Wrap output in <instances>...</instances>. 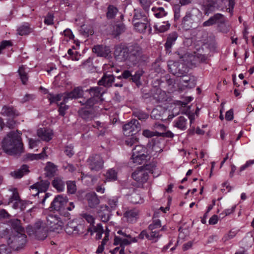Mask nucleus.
Instances as JSON below:
<instances>
[{
    "label": "nucleus",
    "mask_w": 254,
    "mask_h": 254,
    "mask_svg": "<svg viewBox=\"0 0 254 254\" xmlns=\"http://www.w3.org/2000/svg\"><path fill=\"white\" fill-rule=\"evenodd\" d=\"M2 148L8 155H19L23 151V144L20 133L17 130L10 132L2 141Z\"/></svg>",
    "instance_id": "f257e3e1"
},
{
    "label": "nucleus",
    "mask_w": 254,
    "mask_h": 254,
    "mask_svg": "<svg viewBox=\"0 0 254 254\" xmlns=\"http://www.w3.org/2000/svg\"><path fill=\"white\" fill-rule=\"evenodd\" d=\"M0 237L5 240L9 248L15 251L23 248L26 242L25 234L17 232H10L7 228L0 231Z\"/></svg>",
    "instance_id": "f03ea898"
},
{
    "label": "nucleus",
    "mask_w": 254,
    "mask_h": 254,
    "mask_svg": "<svg viewBox=\"0 0 254 254\" xmlns=\"http://www.w3.org/2000/svg\"><path fill=\"white\" fill-rule=\"evenodd\" d=\"M141 49L137 45H134L129 48L119 46H117L114 51L116 59L119 61H125L130 60L131 56L138 55Z\"/></svg>",
    "instance_id": "7ed1b4c3"
},
{
    "label": "nucleus",
    "mask_w": 254,
    "mask_h": 254,
    "mask_svg": "<svg viewBox=\"0 0 254 254\" xmlns=\"http://www.w3.org/2000/svg\"><path fill=\"white\" fill-rule=\"evenodd\" d=\"M200 14L199 10L195 8L187 11L182 20V28L185 30H189L197 27Z\"/></svg>",
    "instance_id": "20e7f679"
},
{
    "label": "nucleus",
    "mask_w": 254,
    "mask_h": 254,
    "mask_svg": "<svg viewBox=\"0 0 254 254\" xmlns=\"http://www.w3.org/2000/svg\"><path fill=\"white\" fill-rule=\"evenodd\" d=\"M168 66L170 71L178 77L186 76L189 71L188 67L184 63L178 62L169 61L168 62Z\"/></svg>",
    "instance_id": "39448f33"
},
{
    "label": "nucleus",
    "mask_w": 254,
    "mask_h": 254,
    "mask_svg": "<svg viewBox=\"0 0 254 254\" xmlns=\"http://www.w3.org/2000/svg\"><path fill=\"white\" fill-rule=\"evenodd\" d=\"M67 202V199L66 197L61 194L58 195L52 202L50 208L53 210L60 211L62 215L68 217L70 215L69 213L64 212V206Z\"/></svg>",
    "instance_id": "423d86ee"
},
{
    "label": "nucleus",
    "mask_w": 254,
    "mask_h": 254,
    "mask_svg": "<svg viewBox=\"0 0 254 254\" xmlns=\"http://www.w3.org/2000/svg\"><path fill=\"white\" fill-rule=\"evenodd\" d=\"M89 169L92 171L98 172L103 168L104 160L99 154L90 156L87 160Z\"/></svg>",
    "instance_id": "0eeeda50"
},
{
    "label": "nucleus",
    "mask_w": 254,
    "mask_h": 254,
    "mask_svg": "<svg viewBox=\"0 0 254 254\" xmlns=\"http://www.w3.org/2000/svg\"><path fill=\"white\" fill-rule=\"evenodd\" d=\"M87 230L83 224H77L76 222L69 221L66 225L65 231L69 235H81Z\"/></svg>",
    "instance_id": "6e6552de"
},
{
    "label": "nucleus",
    "mask_w": 254,
    "mask_h": 254,
    "mask_svg": "<svg viewBox=\"0 0 254 254\" xmlns=\"http://www.w3.org/2000/svg\"><path fill=\"white\" fill-rule=\"evenodd\" d=\"M141 129V125L137 120H132L123 126L124 134L127 136L135 135Z\"/></svg>",
    "instance_id": "1a4fd4ad"
},
{
    "label": "nucleus",
    "mask_w": 254,
    "mask_h": 254,
    "mask_svg": "<svg viewBox=\"0 0 254 254\" xmlns=\"http://www.w3.org/2000/svg\"><path fill=\"white\" fill-rule=\"evenodd\" d=\"M226 22L225 16L221 13H216L211 16L207 20L202 23L203 27L211 26L214 24H217L218 26H221Z\"/></svg>",
    "instance_id": "9d476101"
},
{
    "label": "nucleus",
    "mask_w": 254,
    "mask_h": 254,
    "mask_svg": "<svg viewBox=\"0 0 254 254\" xmlns=\"http://www.w3.org/2000/svg\"><path fill=\"white\" fill-rule=\"evenodd\" d=\"M10 190L12 191L13 192L12 195L10 196L9 198L8 204L13 202L12 205L13 208H20L21 210H23L25 207L24 206V202L20 199L18 193L16 189H13Z\"/></svg>",
    "instance_id": "9b49d317"
},
{
    "label": "nucleus",
    "mask_w": 254,
    "mask_h": 254,
    "mask_svg": "<svg viewBox=\"0 0 254 254\" xmlns=\"http://www.w3.org/2000/svg\"><path fill=\"white\" fill-rule=\"evenodd\" d=\"M50 182L47 180H42L37 182L30 187V190H35L36 193H32L33 196L37 195L40 192H46L50 186Z\"/></svg>",
    "instance_id": "f8f14e48"
},
{
    "label": "nucleus",
    "mask_w": 254,
    "mask_h": 254,
    "mask_svg": "<svg viewBox=\"0 0 254 254\" xmlns=\"http://www.w3.org/2000/svg\"><path fill=\"white\" fill-rule=\"evenodd\" d=\"M97 213L103 222L106 223L112 215L109 207L107 205H101L97 208Z\"/></svg>",
    "instance_id": "ddd939ff"
},
{
    "label": "nucleus",
    "mask_w": 254,
    "mask_h": 254,
    "mask_svg": "<svg viewBox=\"0 0 254 254\" xmlns=\"http://www.w3.org/2000/svg\"><path fill=\"white\" fill-rule=\"evenodd\" d=\"M131 162L136 165H140L143 162V146L136 145L132 150Z\"/></svg>",
    "instance_id": "4468645a"
},
{
    "label": "nucleus",
    "mask_w": 254,
    "mask_h": 254,
    "mask_svg": "<svg viewBox=\"0 0 254 254\" xmlns=\"http://www.w3.org/2000/svg\"><path fill=\"white\" fill-rule=\"evenodd\" d=\"M137 242V238H132L130 236V238L127 237L115 236L114 243L115 245H120L121 248L124 247L125 246H127L130 244L131 243H135Z\"/></svg>",
    "instance_id": "2eb2a0df"
},
{
    "label": "nucleus",
    "mask_w": 254,
    "mask_h": 254,
    "mask_svg": "<svg viewBox=\"0 0 254 254\" xmlns=\"http://www.w3.org/2000/svg\"><path fill=\"white\" fill-rule=\"evenodd\" d=\"M83 94V90L80 87L74 88L72 91L65 93L63 97V100L64 102H67L69 99L79 98Z\"/></svg>",
    "instance_id": "dca6fc26"
},
{
    "label": "nucleus",
    "mask_w": 254,
    "mask_h": 254,
    "mask_svg": "<svg viewBox=\"0 0 254 254\" xmlns=\"http://www.w3.org/2000/svg\"><path fill=\"white\" fill-rule=\"evenodd\" d=\"M37 133L39 137L46 141L51 140L53 135L52 130L45 127L38 129Z\"/></svg>",
    "instance_id": "f3484780"
},
{
    "label": "nucleus",
    "mask_w": 254,
    "mask_h": 254,
    "mask_svg": "<svg viewBox=\"0 0 254 254\" xmlns=\"http://www.w3.org/2000/svg\"><path fill=\"white\" fill-rule=\"evenodd\" d=\"M93 53H95L97 56L102 57H106L111 52L109 47L103 45H97L94 46L92 49Z\"/></svg>",
    "instance_id": "a211bd4d"
},
{
    "label": "nucleus",
    "mask_w": 254,
    "mask_h": 254,
    "mask_svg": "<svg viewBox=\"0 0 254 254\" xmlns=\"http://www.w3.org/2000/svg\"><path fill=\"white\" fill-rule=\"evenodd\" d=\"M178 36V35L176 32H173L168 35L166 42L165 44V47L167 52L169 53L171 52L172 47L174 45Z\"/></svg>",
    "instance_id": "6ab92c4d"
},
{
    "label": "nucleus",
    "mask_w": 254,
    "mask_h": 254,
    "mask_svg": "<svg viewBox=\"0 0 254 254\" xmlns=\"http://www.w3.org/2000/svg\"><path fill=\"white\" fill-rule=\"evenodd\" d=\"M188 119L184 116H180L173 122V126L181 130L187 128Z\"/></svg>",
    "instance_id": "aec40b11"
},
{
    "label": "nucleus",
    "mask_w": 254,
    "mask_h": 254,
    "mask_svg": "<svg viewBox=\"0 0 254 254\" xmlns=\"http://www.w3.org/2000/svg\"><path fill=\"white\" fill-rule=\"evenodd\" d=\"M138 215V211L136 209L127 210L124 213V217L127 222L132 223L135 221Z\"/></svg>",
    "instance_id": "412c9836"
},
{
    "label": "nucleus",
    "mask_w": 254,
    "mask_h": 254,
    "mask_svg": "<svg viewBox=\"0 0 254 254\" xmlns=\"http://www.w3.org/2000/svg\"><path fill=\"white\" fill-rule=\"evenodd\" d=\"M87 91H89L91 96L98 99V101L99 100L101 101L103 100L101 97L105 93V91L103 88L98 86L90 88Z\"/></svg>",
    "instance_id": "4be33fe9"
},
{
    "label": "nucleus",
    "mask_w": 254,
    "mask_h": 254,
    "mask_svg": "<svg viewBox=\"0 0 254 254\" xmlns=\"http://www.w3.org/2000/svg\"><path fill=\"white\" fill-rule=\"evenodd\" d=\"M115 77L113 74H105L102 78L98 81L99 85H103L106 87H109L112 86Z\"/></svg>",
    "instance_id": "5701e85b"
},
{
    "label": "nucleus",
    "mask_w": 254,
    "mask_h": 254,
    "mask_svg": "<svg viewBox=\"0 0 254 254\" xmlns=\"http://www.w3.org/2000/svg\"><path fill=\"white\" fill-rule=\"evenodd\" d=\"M52 185L58 192H62L64 190L65 183L61 177L54 178L52 182Z\"/></svg>",
    "instance_id": "b1692460"
},
{
    "label": "nucleus",
    "mask_w": 254,
    "mask_h": 254,
    "mask_svg": "<svg viewBox=\"0 0 254 254\" xmlns=\"http://www.w3.org/2000/svg\"><path fill=\"white\" fill-rule=\"evenodd\" d=\"M29 172V167L27 165H23L19 169L11 172L10 174L15 178H21Z\"/></svg>",
    "instance_id": "393cba45"
},
{
    "label": "nucleus",
    "mask_w": 254,
    "mask_h": 254,
    "mask_svg": "<svg viewBox=\"0 0 254 254\" xmlns=\"http://www.w3.org/2000/svg\"><path fill=\"white\" fill-rule=\"evenodd\" d=\"M47 220L51 227H53L54 229H58L59 227H62L64 225L63 222L59 220L56 216H49Z\"/></svg>",
    "instance_id": "a878e982"
},
{
    "label": "nucleus",
    "mask_w": 254,
    "mask_h": 254,
    "mask_svg": "<svg viewBox=\"0 0 254 254\" xmlns=\"http://www.w3.org/2000/svg\"><path fill=\"white\" fill-rule=\"evenodd\" d=\"M87 199L89 206L91 208L95 207L99 204L100 200L95 193H90L87 195Z\"/></svg>",
    "instance_id": "bb28decb"
},
{
    "label": "nucleus",
    "mask_w": 254,
    "mask_h": 254,
    "mask_svg": "<svg viewBox=\"0 0 254 254\" xmlns=\"http://www.w3.org/2000/svg\"><path fill=\"white\" fill-rule=\"evenodd\" d=\"M144 235L148 240L152 242H156L162 236L157 230H149V232L146 233L144 232Z\"/></svg>",
    "instance_id": "cd10ccee"
},
{
    "label": "nucleus",
    "mask_w": 254,
    "mask_h": 254,
    "mask_svg": "<svg viewBox=\"0 0 254 254\" xmlns=\"http://www.w3.org/2000/svg\"><path fill=\"white\" fill-rule=\"evenodd\" d=\"M9 225L15 230V232L22 233L24 228L21 225V222L18 219H12L9 221Z\"/></svg>",
    "instance_id": "c85d7f7f"
},
{
    "label": "nucleus",
    "mask_w": 254,
    "mask_h": 254,
    "mask_svg": "<svg viewBox=\"0 0 254 254\" xmlns=\"http://www.w3.org/2000/svg\"><path fill=\"white\" fill-rule=\"evenodd\" d=\"M44 226H45V224L42 222L38 221L35 223L33 226L31 225L28 226L26 228V232L29 235H31L37 230Z\"/></svg>",
    "instance_id": "c756f323"
},
{
    "label": "nucleus",
    "mask_w": 254,
    "mask_h": 254,
    "mask_svg": "<svg viewBox=\"0 0 254 254\" xmlns=\"http://www.w3.org/2000/svg\"><path fill=\"white\" fill-rule=\"evenodd\" d=\"M79 116L86 121H91L93 118V113L89 111L82 108L78 111Z\"/></svg>",
    "instance_id": "7c9ffc66"
},
{
    "label": "nucleus",
    "mask_w": 254,
    "mask_h": 254,
    "mask_svg": "<svg viewBox=\"0 0 254 254\" xmlns=\"http://www.w3.org/2000/svg\"><path fill=\"white\" fill-rule=\"evenodd\" d=\"M45 170L46 171L47 176L51 177L55 175L57 169L56 166L53 163L49 162L45 167Z\"/></svg>",
    "instance_id": "2f4dec72"
},
{
    "label": "nucleus",
    "mask_w": 254,
    "mask_h": 254,
    "mask_svg": "<svg viewBox=\"0 0 254 254\" xmlns=\"http://www.w3.org/2000/svg\"><path fill=\"white\" fill-rule=\"evenodd\" d=\"M133 179L137 182L142 183L143 179V166H140L132 174Z\"/></svg>",
    "instance_id": "473e14b6"
},
{
    "label": "nucleus",
    "mask_w": 254,
    "mask_h": 254,
    "mask_svg": "<svg viewBox=\"0 0 254 254\" xmlns=\"http://www.w3.org/2000/svg\"><path fill=\"white\" fill-rule=\"evenodd\" d=\"M18 72L22 83L23 84H26L28 79L27 72L26 71V68L23 65H21L19 67Z\"/></svg>",
    "instance_id": "72a5a7b5"
},
{
    "label": "nucleus",
    "mask_w": 254,
    "mask_h": 254,
    "mask_svg": "<svg viewBox=\"0 0 254 254\" xmlns=\"http://www.w3.org/2000/svg\"><path fill=\"white\" fill-rule=\"evenodd\" d=\"M17 31L19 35L23 36L29 34L31 32V29L30 28L29 24L26 23L19 26Z\"/></svg>",
    "instance_id": "f704fd0d"
},
{
    "label": "nucleus",
    "mask_w": 254,
    "mask_h": 254,
    "mask_svg": "<svg viewBox=\"0 0 254 254\" xmlns=\"http://www.w3.org/2000/svg\"><path fill=\"white\" fill-rule=\"evenodd\" d=\"M47 228L45 226L38 229L33 235L39 240H44L47 237Z\"/></svg>",
    "instance_id": "c9c22d12"
},
{
    "label": "nucleus",
    "mask_w": 254,
    "mask_h": 254,
    "mask_svg": "<svg viewBox=\"0 0 254 254\" xmlns=\"http://www.w3.org/2000/svg\"><path fill=\"white\" fill-rule=\"evenodd\" d=\"M155 168V166L152 164L144 165V182L148 179L147 174H153Z\"/></svg>",
    "instance_id": "e433bc0d"
},
{
    "label": "nucleus",
    "mask_w": 254,
    "mask_h": 254,
    "mask_svg": "<svg viewBox=\"0 0 254 254\" xmlns=\"http://www.w3.org/2000/svg\"><path fill=\"white\" fill-rule=\"evenodd\" d=\"M185 83L184 86L188 88H192L195 87L196 83L193 76H187L185 79L183 80Z\"/></svg>",
    "instance_id": "4c0bfd02"
},
{
    "label": "nucleus",
    "mask_w": 254,
    "mask_h": 254,
    "mask_svg": "<svg viewBox=\"0 0 254 254\" xmlns=\"http://www.w3.org/2000/svg\"><path fill=\"white\" fill-rule=\"evenodd\" d=\"M44 158L45 154L44 153H41L39 154L27 153L25 155V159L29 161L39 160Z\"/></svg>",
    "instance_id": "58836bf2"
},
{
    "label": "nucleus",
    "mask_w": 254,
    "mask_h": 254,
    "mask_svg": "<svg viewBox=\"0 0 254 254\" xmlns=\"http://www.w3.org/2000/svg\"><path fill=\"white\" fill-rule=\"evenodd\" d=\"M105 177L109 181H116L117 179V173L113 169H110L106 172Z\"/></svg>",
    "instance_id": "ea45409f"
},
{
    "label": "nucleus",
    "mask_w": 254,
    "mask_h": 254,
    "mask_svg": "<svg viewBox=\"0 0 254 254\" xmlns=\"http://www.w3.org/2000/svg\"><path fill=\"white\" fill-rule=\"evenodd\" d=\"M152 10L154 12V15L157 18H161L165 16L167 13L165 11L163 7H155L152 8Z\"/></svg>",
    "instance_id": "a19ab883"
},
{
    "label": "nucleus",
    "mask_w": 254,
    "mask_h": 254,
    "mask_svg": "<svg viewBox=\"0 0 254 254\" xmlns=\"http://www.w3.org/2000/svg\"><path fill=\"white\" fill-rule=\"evenodd\" d=\"M1 114L4 116L12 117L16 115L15 112L12 108L4 106L1 110Z\"/></svg>",
    "instance_id": "79ce46f5"
},
{
    "label": "nucleus",
    "mask_w": 254,
    "mask_h": 254,
    "mask_svg": "<svg viewBox=\"0 0 254 254\" xmlns=\"http://www.w3.org/2000/svg\"><path fill=\"white\" fill-rule=\"evenodd\" d=\"M159 143V139L158 138H153L148 140L147 144V147L150 148L151 150L157 152L158 144Z\"/></svg>",
    "instance_id": "37998d69"
},
{
    "label": "nucleus",
    "mask_w": 254,
    "mask_h": 254,
    "mask_svg": "<svg viewBox=\"0 0 254 254\" xmlns=\"http://www.w3.org/2000/svg\"><path fill=\"white\" fill-rule=\"evenodd\" d=\"M143 71L142 70L137 71L135 73L132 75L131 79L134 82L136 85L139 87L141 85V82L140 81L141 76L142 75Z\"/></svg>",
    "instance_id": "c03bdc74"
},
{
    "label": "nucleus",
    "mask_w": 254,
    "mask_h": 254,
    "mask_svg": "<svg viewBox=\"0 0 254 254\" xmlns=\"http://www.w3.org/2000/svg\"><path fill=\"white\" fill-rule=\"evenodd\" d=\"M237 234V232L231 230L227 234H226L222 239V242L226 244L227 242L234 238Z\"/></svg>",
    "instance_id": "a18cd8bd"
},
{
    "label": "nucleus",
    "mask_w": 254,
    "mask_h": 254,
    "mask_svg": "<svg viewBox=\"0 0 254 254\" xmlns=\"http://www.w3.org/2000/svg\"><path fill=\"white\" fill-rule=\"evenodd\" d=\"M141 194L138 191L136 190L133 192L130 197V201L131 202L136 204L139 203L141 200Z\"/></svg>",
    "instance_id": "49530a36"
},
{
    "label": "nucleus",
    "mask_w": 254,
    "mask_h": 254,
    "mask_svg": "<svg viewBox=\"0 0 254 254\" xmlns=\"http://www.w3.org/2000/svg\"><path fill=\"white\" fill-rule=\"evenodd\" d=\"M87 230L91 233V235H92L94 232L96 233H104L103 227L100 223L98 224L96 226H93V228H88Z\"/></svg>",
    "instance_id": "de8ad7c7"
},
{
    "label": "nucleus",
    "mask_w": 254,
    "mask_h": 254,
    "mask_svg": "<svg viewBox=\"0 0 254 254\" xmlns=\"http://www.w3.org/2000/svg\"><path fill=\"white\" fill-rule=\"evenodd\" d=\"M118 12V9L113 5H109L108 7L107 16L108 18L112 19L115 17Z\"/></svg>",
    "instance_id": "09e8293b"
},
{
    "label": "nucleus",
    "mask_w": 254,
    "mask_h": 254,
    "mask_svg": "<svg viewBox=\"0 0 254 254\" xmlns=\"http://www.w3.org/2000/svg\"><path fill=\"white\" fill-rule=\"evenodd\" d=\"M118 200L117 198H112L108 200L107 205L109 207V209L111 212L112 210H115L118 206Z\"/></svg>",
    "instance_id": "8fccbe9b"
},
{
    "label": "nucleus",
    "mask_w": 254,
    "mask_h": 254,
    "mask_svg": "<svg viewBox=\"0 0 254 254\" xmlns=\"http://www.w3.org/2000/svg\"><path fill=\"white\" fill-rule=\"evenodd\" d=\"M161 227V221L158 219H154L153 220V222L151 224L149 225L148 229L149 230H157L158 229Z\"/></svg>",
    "instance_id": "3c124183"
},
{
    "label": "nucleus",
    "mask_w": 254,
    "mask_h": 254,
    "mask_svg": "<svg viewBox=\"0 0 254 254\" xmlns=\"http://www.w3.org/2000/svg\"><path fill=\"white\" fill-rule=\"evenodd\" d=\"M64 96V94H57V95H54L53 94H49L48 96V99L50 101V103H54L58 102L60 100H61L63 97Z\"/></svg>",
    "instance_id": "603ef678"
},
{
    "label": "nucleus",
    "mask_w": 254,
    "mask_h": 254,
    "mask_svg": "<svg viewBox=\"0 0 254 254\" xmlns=\"http://www.w3.org/2000/svg\"><path fill=\"white\" fill-rule=\"evenodd\" d=\"M163 25H155V29L159 32H164L169 29L170 24L168 22H164Z\"/></svg>",
    "instance_id": "864d4df0"
},
{
    "label": "nucleus",
    "mask_w": 254,
    "mask_h": 254,
    "mask_svg": "<svg viewBox=\"0 0 254 254\" xmlns=\"http://www.w3.org/2000/svg\"><path fill=\"white\" fill-rule=\"evenodd\" d=\"M66 185L68 192L71 194L74 193L76 190V187L75 182L68 181L66 182Z\"/></svg>",
    "instance_id": "5fc2aeb1"
},
{
    "label": "nucleus",
    "mask_w": 254,
    "mask_h": 254,
    "mask_svg": "<svg viewBox=\"0 0 254 254\" xmlns=\"http://www.w3.org/2000/svg\"><path fill=\"white\" fill-rule=\"evenodd\" d=\"M125 25L123 23H120L116 25L114 27L115 33L119 35L125 31Z\"/></svg>",
    "instance_id": "6e6d98bb"
},
{
    "label": "nucleus",
    "mask_w": 254,
    "mask_h": 254,
    "mask_svg": "<svg viewBox=\"0 0 254 254\" xmlns=\"http://www.w3.org/2000/svg\"><path fill=\"white\" fill-rule=\"evenodd\" d=\"M98 102V99L91 96L90 98L86 100L83 104H85L86 107L90 108L93 107Z\"/></svg>",
    "instance_id": "4d7b16f0"
},
{
    "label": "nucleus",
    "mask_w": 254,
    "mask_h": 254,
    "mask_svg": "<svg viewBox=\"0 0 254 254\" xmlns=\"http://www.w3.org/2000/svg\"><path fill=\"white\" fill-rule=\"evenodd\" d=\"M139 138L136 135H132L126 140V143L129 146H132L133 144L138 141Z\"/></svg>",
    "instance_id": "13d9d810"
},
{
    "label": "nucleus",
    "mask_w": 254,
    "mask_h": 254,
    "mask_svg": "<svg viewBox=\"0 0 254 254\" xmlns=\"http://www.w3.org/2000/svg\"><path fill=\"white\" fill-rule=\"evenodd\" d=\"M81 216L90 224H92L94 223V218L91 215L87 213H82Z\"/></svg>",
    "instance_id": "bf43d9fd"
},
{
    "label": "nucleus",
    "mask_w": 254,
    "mask_h": 254,
    "mask_svg": "<svg viewBox=\"0 0 254 254\" xmlns=\"http://www.w3.org/2000/svg\"><path fill=\"white\" fill-rule=\"evenodd\" d=\"M66 102H64L63 101V102L61 103L59 109V111L60 113V115L64 116L65 115V111L68 109V106L67 105H65V103Z\"/></svg>",
    "instance_id": "052dcab7"
},
{
    "label": "nucleus",
    "mask_w": 254,
    "mask_h": 254,
    "mask_svg": "<svg viewBox=\"0 0 254 254\" xmlns=\"http://www.w3.org/2000/svg\"><path fill=\"white\" fill-rule=\"evenodd\" d=\"M73 147L72 145L66 146L65 148L64 152L67 156L69 157H71L74 154Z\"/></svg>",
    "instance_id": "680f3d73"
},
{
    "label": "nucleus",
    "mask_w": 254,
    "mask_h": 254,
    "mask_svg": "<svg viewBox=\"0 0 254 254\" xmlns=\"http://www.w3.org/2000/svg\"><path fill=\"white\" fill-rule=\"evenodd\" d=\"M134 29L136 31L141 33L143 31V23L140 21H134L133 22Z\"/></svg>",
    "instance_id": "e2e57ef3"
},
{
    "label": "nucleus",
    "mask_w": 254,
    "mask_h": 254,
    "mask_svg": "<svg viewBox=\"0 0 254 254\" xmlns=\"http://www.w3.org/2000/svg\"><path fill=\"white\" fill-rule=\"evenodd\" d=\"M157 132L158 131H151L148 129L144 130V136H145L148 138H151L153 136H158Z\"/></svg>",
    "instance_id": "0e129e2a"
},
{
    "label": "nucleus",
    "mask_w": 254,
    "mask_h": 254,
    "mask_svg": "<svg viewBox=\"0 0 254 254\" xmlns=\"http://www.w3.org/2000/svg\"><path fill=\"white\" fill-rule=\"evenodd\" d=\"M180 7L179 5H175L174 7V19L178 20L180 17Z\"/></svg>",
    "instance_id": "69168bd1"
},
{
    "label": "nucleus",
    "mask_w": 254,
    "mask_h": 254,
    "mask_svg": "<svg viewBox=\"0 0 254 254\" xmlns=\"http://www.w3.org/2000/svg\"><path fill=\"white\" fill-rule=\"evenodd\" d=\"M10 253V250L7 248L4 244L0 245V254H8Z\"/></svg>",
    "instance_id": "338daca9"
},
{
    "label": "nucleus",
    "mask_w": 254,
    "mask_h": 254,
    "mask_svg": "<svg viewBox=\"0 0 254 254\" xmlns=\"http://www.w3.org/2000/svg\"><path fill=\"white\" fill-rule=\"evenodd\" d=\"M254 164V160H249V161H247L246 163L244 165H242L240 167V171L242 172V171L245 170L248 167L251 166Z\"/></svg>",
    "instance_id": "774afa93"
}]
</instances>
